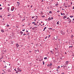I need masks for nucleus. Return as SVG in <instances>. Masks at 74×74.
Segmentation results:
<instances>
[{
	"instance_id": "nucleus-1",
	"label": "nucleus",
	"mask_w": 74,
	"mask_h": 74,
	"mask_svg": "<svg viewBox=\"0 0 74 74\" xmlns=\"http://www.w3.org/2000/svg\"><path fill=\"white\" fill-rule=\"evenodd\" d=\"M60 33H61L62 34V35H64V34H65L64 32H63V31H62V30L61 31H60Z\"/></svg>"
},
{
	"instance_id": "nucleus-2",
	"label": "nucleus",
	"mask_w": 74,
	"mask_h": 74,
	"mask_svg": "<svg viewBox=\"0 0 74 74\" xmlns=\"http://www.w3.org/2000/svg\"><path fill=\"white\" fill-rule=\"evenodd\" d=\"M52 63H50V64L47 65V66L48 67H51V66H52Z\"/></svg>"
},
{
	"instance_id": "nucleus-3",
	"label": "nucleus",
	"mask_w": 74,
	"mask_h": 74,
	"mask_svg": "<svg viewBox=\"0 0 74 74\" xmlns=\"http://www.w3.org/2000/svg\"><path fill=\"white\" fill-rule=\"evenodd\" d=\"M17 70L18 71H19L20 72H21L22 71V70L20 69V68H18Z\"/></svg>"
},
{
	"instance_id": "nucleus-4",
	"label": "nucleus",
	"mask_w": 74,
	"mask_h": 74,
	"mask_svg": "<svg viewBox=\"0 0 74 74\" xmlns=\"http://www.w3.org/2000/svg\"><path fill=\"white\" fill-rule=\"evenodd\" d=\"M7 10L8 12H9V11H10V7H8L7 8Z\"/></svg>"
},
{
	"instance_id": "nucleus-5",
	"label": "nucleus",
	"mask_w": 74,
	"mask_h": 74,
	"mask_svg": "<svg viewBox=\"0 0 74 74\" xmlns=\"http://www.w3.org/2000/svg\"><path fill=\"white\" fill-rule=\"evenodd\" d=\"M16 45L17 47V48H18V47H19V45L18 43L16 44Z\"/></svg>"
},
{
	"instance_id": "nucleus-6",
	"label": "nucleus",
	"mask_w": 74,
	"mask_h": 74,
	"mask_svg": "<svg viewBox=\"0 0 74 74\" xmlns=\"http://www.w3.org/2000/svg\"><path fill=\"white\" fill-rule=\"evenodd\" d=\"M67 21H69V23H70V22H71V19H69V20H67Z\"/></svg>"
},
{
	"instance_id": "nucleus-7",
	"label": "nucleus",
	"mask_w": 74,
	"mask_h": 74,
	"mask_svg": "<svg viewBox=\"0 0 74 74\" xmlns=\"http://www.w3.org/2000/svg\"><path fill=\"white\" fill-rule=\"evenodd\" d=\"M35 28H37V27H33L32 28V30H34L35 29Z\"/></svg>"
},
{
	"instance_id": "nucleus-8",
	"label": "nucleus",
	"mask_w": 74,
	"mask_h": 74,
	"mask_svg": "<svg viewBox=\"0 0 74 74\" xmlns=\"http://www.w3.org/2000/svg\"><path fill=\"white\" fill-rule=\"evenodd\" d=\"M69 62L68 61H66V63L65 64H65H68V63H69Z\"/></svg>"
},
{
	"instance_id": "nucleus-9",
	"label": "nucleus",
	"mask_w": 74,
	"mask_h": 74,
	"mask_svg": "<svg viewBox=\"0 0 74 74\" xmlns=\"http://www.w3.org/2000/svg\"><path fill=\"white\" fill-rule=\"evenodd\" d=\"M32 24H34L35 25H36V23L35 22H33L32 23Z\"/></svg>"
},
{
	"instance_id": "nucleus-10",
	"label": "nucleus",
	"mask_w": 74,
	"mask_h": 74,
	"mask_svg": "<svg viewBox=\"0 0 74 74\" xmlns=\"http://www.w3.org/2000/svg\"><path fill=\"white\" fill-rule=\"evenodd\" d=\"M51 18H48V21H51Z\"/></svg>"
},
{
	"instance_id": "nucleus-11",
	"label": "nucleus",
	"mask_w": 74,
	"mask_h": 74,
	"mask_svg": "<svg viewBox=\"0 0 74 74\" xmlns=\"http://www.w3.org/2000/svg\"><path fill=\"white\" fill-rule=\"evenodd\" d=\"M14 8H13L12 9V8H11V10L12 11H14Z\"/></svg>"
},
{
	"instance_id": "nucleus-12",
	"label": "nucleus",
	"mask_w": 74,
	"mask_h": 74,
	"mask_svg": "<svg viewBox=\"0 0 74 74\" xmlns=\"http://www.w3.org/2000/svg\"><path fill=\"white\" fill-rule=\"evenodd\" d=\"M1 32H2V33H4V31L3 30V29H1Z\"/></svg>"
},
{
	"instance_id": "nucleus-13",
	"label": "nucleus",
	"mask_w": 74,
	"mask_h": 74,
	"mask_svg": "<svg viewBox=\"0 0 74 74\" xmlns=\"http://www.w3.org/2000/svg\"><path fill=\"white\" fill-rule=\"evenodd\" d=\"M46 29H47V27H45L44 28V29L43 30V31H44Z\"/></svg>"
},
{
	"instance_id": "nucleus-14",
	"label": "nucleus",
	"mask_w": 74,
	"mask_h": 74,
	"mask_svg": "<svg viewBox=\"0 0 74 74\" xmlns=\"http://www.w3.org/2000/svg\"><path fill=\"white\" fill-rule=\"evenodd\" d=\"M20 33L21 34V35H22V34H23V32L22 31H21L20 32Z\"/></svg>"
},
{
	"instance_id": "nucleus-15",
	"label": "nucleus",
	"mask_w": 74,
	"mask_h": 74,
	"mask_svg": "<svg viewBox=\"0 0 74 74\" xmlns=\"http://www.w3.org/2000/svg\"><path fill=\"white\" fill-rule=\"evenodd\" d=\"M59 5V3H58V2H57L56 3V5Z\"/></svg>"
},
{
	"instance_id": "nucleus-16",
	"label": "nucleus",
	"mask_w": 74,
	"mask_h": 74,
	"mask_svg": "<svg viewBox=\"0 0 74 74\" xmlns=\"http://www.w3.org/2000/svg\"><path fill=\"white\" fill-rule=\"evenodd\" d=\"M66 67H67V66L65 65H63V68H65Z\"/></svg>"
},
{
	"instance_id": "nucleus-17",
	"label": "nucleus",
	"mask_w": 74,
	"mask_h": 74,
	"mask_svg": "<svg viewBox=\"0 0 74 74\" xmlns=\"http://www.w3.org/2000/svg\"><path fill=\"white\" fill-rule=\"evenodd\" d=\"M6 27H9V26H10V25H8V24H7V25H6Z\"/></svg>"
},
{
	"instance_id": "nucleus-18",
	"label": "nucleus",
	"mask_w": 74,
	"mask_h": 74,
	"mask_svg": "<svg viewBox=\"0 0 74 74\" xmlns=\"http://www.w3.org/2000/svg\"><path fill=\"white\" fill-rule=\"evenodd\" d=\"M59 21H58L57 23V25H59Z\"/></svg>"
},
{
	"instance_id": "nucleus-19",
	"label": "nucleus",
	"mask_w": 74,
	"mask_h": 74,
	"mask_svg": "<svg viewBox=\"0 0 74 74\" xmlns=\"http://www.w3.org/2000/svg\"><path fill=\"white\" fill-rule=\"evenodd\" d=\"M74 36L73 35H72L71 36V38H73V37Z\"/></svg>"
},
{
	"instance_id": "nucleus-20",
	"label": "nucleus",
	"mask_w": 74,
	"mask_h": 74,
	"mask_svg": "<svg viewBox=\"0 0 74 74\" xmlns=\"http://www.w3.org/2000/svg\"><path fill=\"white\" fill-rule=\"evenodd\" d=\"M44 64H45V62H44V61H43V65H44Z\"/></svg>"
},
{
	"instance_id": "nucleus-21",
	"label": "nucleus",
	"mask_w": 74,
	"mask_h": 74,
	"mask_svg": "<svg viewBox=\"0 0 74 74\" xmlns=\"http://www.w3.org/2000/svg\"><path fill=\"white\" fill-rule=\"evenodd\" d=\"M67 18V17H66V16H65L64 17V19L65 18Z\"/></svg>"
},
{
	"instance_id": "nucleus-22",
	"label": "nucleus",
	"mask_w": 74,
	"mask_h": 74,
	"mask_svg": "<svg viewBox=\"0 0 74 74\" xmlns=\"http://www.w3.org/2000/svg\"><path fill=\"white\" fill-rule=\"evenodd\" d=\"M3 58V57H2L0 58V60H1V59H2Z\"/></svg>"
},
{
	"instance_id": "nucleus-23",
	"label": "nucleus",
	"mask_w": 74,
	"mask_h": 74,
	"mask_svg": "<svg viewBox=\"0 0 74 74\" xmlns=\"http://www.w3.org/2000/svg\"><path fill=\"white\" fill-rule=\"evenodd\" d=\"M35 16H32V19H33V18H34Z\"/></svg>"
},
{
	"instance_id": "nucleus-24",
	"label": "nucleus",
	"mask_w": 74,
	"mask_h": 74,
	"mask_svg": "<svg viewBox=\"0 0 74 74\" xmlns=\"http://www.w3.org/2000/svg\"><path fill=\"white\" fill-rule=\"evenodd\" d=\"M44 59H47V57H45L44 58Z\"/></svg>"
},
{
	"instance_id": "nucleus-25",
	"label": "nucleus",
	"mask_w": 74,
	"mask_h": 74,
	"mask_svg": "<svg viewBox=\"0 0 74 74\" xmlns=\"http://www.w3.org/2000/svg\"><path fill=\"white\" fill-rule=\"evenodd\" d=\"M52 12L51 11H50L49 12V14H51V13H52Z\"/></svg>"
},
{
	"instance_id": "nucleus-26",
	"label": "nucleus",
	"mask_w": 74,
	"mask_h": 74,
	"mask_svg": "<svg viewBox=\"0 0 74 74\" xmlns=\"http://www.w3.org/2000/svg\"><path fill=\"white\" fill-rule=\"evenodd\" d=\"M49 30H52V29L51 28H49Z\"/></svg>"
},
{
	"instance_id": "nucleus-27",
	"label": "nucleus",
	"mask_w": 74,
	"mask_h": 74,
	"mask_svg": "<svg viewBox=\"0 0 74 74\" xmlns=\"http://www.w3.org/2000/svg\"><path fill=\"white\" fill-rule=\"evenodd\" d=\"M67 20L70 19V18H69V17H68L67 18Z\"/></svg>"
},
{
	"instance_id": "nucleus-28",
	"label": "nucleus",
	"mask_w": 74,
	"mask_h": 74,
	"mask_svg": "<svg viewBox=\"0 0 74 74\" xmlns=\"http://www.w3.org/2000/svg\"><path fill=\"white\" fill-rule=\"evenodd\" d=\"M11 44H13V43H14V42H12V41H11Z\"/></svg>"
},
{
	"instance_id": "nucleus-29",
	"label": "nucleus",
	"mask_w": 74,
	"mask_h": 74,
	"mask_svg": "<svg viewBox=\"0 0 74 74\" xmlns=\"http://www.w3.org/2000/svg\"><path fill=\"white\" fill-rule=\"evenodd\" d=\"M73 48V46H69V48Z\"/></svg>"
},
{
	"instance_id": "nucleus-30",
	"label": "nucleus",
	"mask_w": 74,
	"mask_h": 74,
	"mask_svg": "<svg viewBox=\"0 0 74 74\" xmlns=\"http://www.w3.org/2000/svg\"><path fill=\"white\" fill-rule=\"evenodd\" d=\"M17 4H20V3L19 2H17Z\"/></svg>"
},
{
	"instance_id": "nucleus-31",
	"label": "nucleus",
	"mask_w": 74,
	"mask_h": 74,
	"mask_svg": "<svg viewBox=\"0 0 74 74\" xmlns=\"http://www.w3.org/2000/svg\"><path fill=\"white\" fill-rule=\"evenodd\" d=\"M42 18H44V17H45V16H42Z\"/></svg>"
},
{
	"instance_id": "nucleus-32",
	"label": "nucleus",
	"mask_w": 74,
	"mask_h": 74,
	"mask_svg": "<svg viewBox=\"0 0 74 74\" xmlns=\"http://www.w3.org/2000/svg\"><path fill=\"white\" fill-rule=\"evenodd\" d=\"M71 18H72V17H73V16H70Z\"/></svg>"
},
{
	"instance_id": "nucleus-33",
	"label": "nucleus",
	"mask_w": 74,
	"mask_h": 74,
	"mask_svg": "<svg viewBox=\"0 0 74 74\" xmlns=\"http://www.w3.org/2000/svg\"><path fill=\"white\" fill-rule=\"evenodd\" d=\"M60 67L59 66H58V69H60Z\"/></svg>"
},
{
	"instance_id": "nucleus-34",
	"label": "nucleus",
	"mask_w": 74,
	"mask_h": 74,
	"mask_svg": "<svg viewBox=\"0 0 74 74\" xmlns=\"http://www.w3.org/2000/svg\"><path fill=\"white\" fill-rule=\"evenodd\" d=\"M60 12V11L59 10H58L57 12Z\"/></svg>"
},
{
	"instance_id": "nucleus-35",
	"label": "nucleus",
	"mask_w": 74,
	"mask_h": 74,
	"mask_svg": "<svg viewBox=\"0 0 74 74\" xmlns=\"http://www.w3.org/2000/svg\"><path fill=\"white\" fill-rule=\"evenodd\" d=\"M51 37V35H49L48 36V38H49V37Z\"/></svg>"
},
{
	"instance_id": "nucleus-36",
	"label": "nucleus",
	"mask_w": 74,
	"mask_h": 74,
	"mask_svg": "<svg viewBox=\"0 0 74 74\" xmlns=\"http://www.w3.org/2000/svg\"><path fill=\"white\" fill-rule=\"evenodd\" d=\"M50 52L51 53H52L53 52V51H52V50L50 51Z\"/></svg>"
},
{
	"instance_id": "nucleus-37",
	"label": "nucleus",
	"mask_w": 74,
	"mask_h": 74,
	"mask_svg": "<svg viewBox=\"0 0 74 74\" xmlns=\"http://www.w3.org/2000/svg\"><path fill=\"white\" fill-rule=\"evenodd\" d=\"M28 39H30V37L28 36Z\"/></svg>"
},
{
	"instance_id": "nucleus-38",
	"label": "nucleus",
	"mask_w": 74,
	"mask_h": 74,
	"mask_svg": "<svg viewBox=\"0 0 74 74\" xmlns=\"http://www.w3.org/2000/svg\"><path fill=\"white\" fill-rule=\"evenodd\" d=\"M0 16L1 17V18H2V16L0 15Z\"/></svg>"
},
{
	"instance_id": "nucleus-39",
	"label": "nucleus",
	"mask_w": 74,
	"mask_h": 74,
	"mask_svg": "<svg viewBox=\"0 0 74 74\" xmlns=\"http://www.w3.org/2000/svg\"><path fill=\"white\" fill-rule=\"evenodd\" d=\"M2 10V8H0V10Z\"/></svg>"
},
{
	"instance_id": "nucleus-40",
	"label": "nucleus",
	"mask_w": 74,
	"mask_h": 74,
	"mask_svg": "<svg viewBox=\"0 0 74 74\" xmlns=\"http://www.w3.org/2000/svg\"><path fill=\"white\" fill-rule=\"evenodd\" d=\"M61 15H63V13H61Z\"/></svg>"
},
{
	"instance_id": "nucleus-41",
	"label": "nucleus",
	"mask_w": 74,
	"mask_h": 74,
	"mask_svg": "<svg viewBox=\"0 0 74 74\" xmlns=\"http://www.w3.org/2000/svg\"><path fill=\"white\" fill-rule=\"evenodd\" d=\"M18 71H16V73H17V74H18Z\"/></svg>"
},
{
	"instance_id": "nucleus-42",
	"label": "nucleus",
	"mask_w": 74,
	"mask_h": 74,
	"mask_svg": "<svg viewBox=\"0 0 74 74\" xmlns=\"http://www.w3.org/2000/svg\"><path fill=\"white\" fill-rule=\"evenodd\" d=\"M30 29H32V27H31L30 28Z\"/></svg>"
},
{
	"instance_id": "nucleus-43",
	"label": "nucleus",
	"mask_w": 74,
	"mask_h": 74,
	"mask_svg": "<svg viewBox=\"0 0 74 74\" xmlns=\"http://www.w3.org/2000/svg\"><path fill=\"white\" fill-rule=\"evenodd\" d=\"M47 36H46L45 38V39H47Z\"/></svg>"
},
{
	"instance_id": "nucleus-44",
	"label": "nucleus",
	"mask_w": 74,
	"mask_h": 74,
	"mask_svg": "<svg viewBox=\"0 0 74 74\" xmlns=\"http://www.w3.org/2000/svg\"><path fill=\"white\" fill-rule=\"evenodd\" d=\"M60 58L61 59H62V57H60Z\"/></svg>"
},
{
	"instance_id": "nucleus-45",
	"label": "nucleus",
	"mask_w": 74,
	"mask_h": 74,
	"mask_svg": "<svg viewBox=\"0 0 74 74\" xmlns=\"http://www.w3.org/2000/svg\"><path fill=\"white\" fill-rule=\"evenodd\" d=\"M21 47H23V45H21Z\"/></svg>"
},
{
	"instance_id": "nucleus-46",
	"label": "nucleus",
	"mask_w": 74,
	"mask_h": 74,
	"mask_svg": "<svg viewBox=\"0 0 74 74\" xmlns=\"http://www.w3.org/2000/svg\"><path fill=\"white\" fill-rule=\"evenodd\" d=\"M25 35H26V34H23V36H25Z\"/></svg>"
},
{
	"instance_id": "nucleus-47",
	"label": "nucleus",
	"mask_w": 74,
	"mask_h": 74,
	"mask_svg": "<svg viewBox=\"0 0 74 74\" xmlns=\"http://www.w3.org/2000/svg\"><path fill=\"white\" fill-rule=\"evenodd\" d=\"M27 35H28V36H29L30 35V34H29V33H28L27 34Z\"/></svg>"
},
{
	"instance_id": "nucleus-48",
	"label": "nucleus",
	"mask_w": 74,
	"mask_h": 74,
	"mask_svg": "<svg viewBox=\"0 0 74 74\" xmlns=\"http://www.w3.org/2000/svg\"><path fill=\"white\" fill-rule=\"evenodd\" d=\"M73 55H72V56H74V53H73Z\"/></svg>"
},
{
	"instance_id": "nucleus-49",
	"label": "nucleus",
	"mask_w": 74,
	"mask_h": 74,
	"mask_svg": "<svg viewBox=\"0 0 74 74\" xmlns=\"http://www.w3.org/2000/svg\"><path fill=\"white\" fill-rule=\"evenodd\" d=\"M32 7H33V5H31V8H32Z\"/></svg>"
},
{
	"instance_id": "nucleus-50",
	"label": "nucleus",
	"mask_w": 74,
	"mask_h": 74,
	"mask_svg": "<svg viewBox=\"0 0 74 74\" xmlns=\"http://www.w3.org/2000/svg\"><path fill=\"white\" fill-rule=\"evenodd\" d=\"M29 52H30V53H31L32 52V51H29Z\"/></svg>"
},
{
	"instance_id": "nucleus-51",
	"label": "nucleus",
	"mask_w": 74,
	"mask_h": 74,
	"mask_svg": "<svg viewBox=\"0 0 74 74\" xmlns=\"http://www.w3.org/2000/svg\"><path fill=\"white\" fill-rule=\"evenodd\" d=\"M73 9H74V6L73 7Z\"/></svg>"
},
{
	"instance_id": "nucleus-52",
	"label": "nucleus",
	"mask_w": 74,
	"mask_h": 74,
	"mask_svg": "<svg viewBox=\"0 0 74 74\" xmlns=\"http://www.w3.org/2000/svg\"><path fill=\"white\" fill-rule=\"evenodd\" d=\"M20 3L18 4V6H19V5H20Z\"/></svg>"
},
{
	"instance_id": "nucleus-53",
	"label": "nucleus",
	"mask_w": 74,
	"mask_h": 74,
	"mask_svg": "<svg viewBox=\"0 0 74 74\" xmlns=\"http://www.w3.org/2000/svg\"><path fill=\"white\" fill-rule=\"evenodd\" d=\"M14 70L15 71H17L15 69H14Z\"/></svg>"
},
{
	"instance_id": "nucleus-54",
	"label": "nucleus",
	"mask_w": 74,
	"mask_h": 74,
	"mask_svg": "<svg viewBox=\"0 0 74 74\" xmlns=\"http://www.w3.org/2000/svg\"><path fill=\"white\" fill-rule=\"evenodd\" d=\"M71 4L72 5L73 4V3L72 2H71Z\"/></svg>"
},
{
	"instance_id": "nucleus-55",
	"label": "nucleus",
	"mask_w": 74,
	"mask_h": 74,
	"mask_svg": "<svg viewBox=\"0 0 74 74\" xmlns=\"http://www.w3.org/2000/svg\"><path fill=\"white\" fill-rule=\"evenodd\" d=\"M65 8H67V6H65Z\"/></svg>"
},
{
	"instance_id": "nucleus-56",
	"label": "nucleus",
	"mask_w": 74,
	"mask_h": 74,
	"mask_svg": "<svg viewBox=\"0 0 74 74\" xmlns=\"http://www.w3.org/2000/svg\"><path fill=\"white\" fill-rule=\"evenodd\" d=\"M25 29H23V30H22V31H25Z\"/></svg>"
},
{
	"instance_id": "nucleus-57",
	"label": "nucleus",
	"mask_w": 74,
	"mask_h": 74,
	"mask_svg": "<svg viewBox=\"0 0 74 74\" xmlns=\"http://www.w3.org/2000/svg\"><path fill=\"white\" fill-rule=\"evenodd\" d=\"M42 2H43V1H44V0H42Z\"/></svg>"
},
{
	"instance_id": "nucleus-58",
	"label": "nucleus",
	"mask_w": 74,
	"mask_h": 74,
	"mask_svg": "<svg viewBox=\"0 0 74 74\" xmlns=\"http://www.w3.org/2000/svg\"><path fill=\"white\" fill-rule=\"evenodd\" d=\"M26 32H27H27H28V31L27 30V31H26Z\"/></svg>"
},
{
	"instance_id": "nucleus-59",
	"label": "nucleus",
	"mask_w": 74,
	"mask_h": 74,
	"mask_svg": "<svg viewBox=\"0 0 74 74\" xmlns=\"http://www.w3.org/2000/svg\"><path fill=\"white\" fill-rule=\"evenodd\" d=\"M38 51V50H35V51Z\"/></svg>"
},
{
	"instance_id": "nucleus-60",
	"label": "nucleus",
	"mask_w": 74,
	"mask_h": 74,
	"mask_svg": "<svg viewBox=\"0 0 74 74\" xmlns=\"http://www.w3.org/2000/svg\"><path fill=\"white\" fill-rule=\"evenodd\" d=\"M8 16H10V14H8Z\"/></svg>"
},
{
	"instance_id": "nucleus-61",
	"label": "nucleus",
	"mask_w": 74,
	"mask_h": 74,
	"mask_svg": "<svg viewBox=\"0 0 74 74\" xmlns=\"http://www.w3.org/2000/svg\"><path fill=\"white\" fill-rule=\"evenodd\" d=\"M73 13H74V10H73Z\"/></svg>"
},
{
	"instance_id": "nucleus-62",
	"label": "nucleus",
	"mask_w": 74,
	"mask_h": 74,
	"mask_svg": "<svg viewBox=\"0 0 74 74\" xmlns=\"http://www.w3.org/2000/svg\"><path fill=\"white\" fill-rule=\"evenodd\" d=\"M61 74H64V73H62Z\"/></svg>"
},
{
	"instance_id": "nucleus-63",
	"label": "nucleus",
	"mask_w": 74,
	"mask_h": 74,
	"mask_svg": "<svg viewBox=\"0 0 74 74\" xmlns=\"http://www.w3.org/2000/svg\"><path fill=\"white\" fill-rule=\"evenodd\" d=\"M51 19H53V17H51Z\"/></svg>"
},
{
	"instance_id": "nucleus-64",
	"label": "nucleus",
	"mask_w": 74,
	"mask_h": 74,
	"mask_svg": "<svg viewBox=\"0 0 74 74\" xmlns=\"http://www.w3.org/2000/svg\"><path fill=\"white\" fill-rule=\"evenodd\" d=\"M45 21H47V19H45Z\"/></svg>"
}]
</instances>
